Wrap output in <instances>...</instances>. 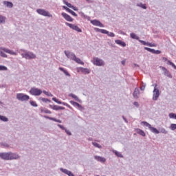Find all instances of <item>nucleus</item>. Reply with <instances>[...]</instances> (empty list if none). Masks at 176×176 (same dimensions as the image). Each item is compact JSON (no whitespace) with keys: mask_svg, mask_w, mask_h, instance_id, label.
<instances>
[{"mask_svg":"<svg viewBox=\"0 0 176 176\" xmlns=\"http://www.w3.org/2000/svg\"><path fill=\"white\" fill-rule=\"evenodd\" d=\"M23 52H24L23 54H21L23 58H25L26 60H33L34 58H36V55L34 53L26 50H23Z\"/></svg>","mask_w":176,"mask_h":176,"instance_id":"obj_1","label":"nucleus"},{"mask_svg":"<svg viewBox=\"0 0 176 176\" xmlns=\"http://www.w3.org/2000/svg\"><path fill=\"white\" fill-rule=\"evenodd\" d=\"M142 123L144 124V126H146V127H148L149 130L151 131V133H154V134H160V131L157 130V129L152 126L151 124L148 123L147 122L143 121Z\"/></svg>","mask_w":176,"mask_h":176,"instance_id":"obj_2","label":"nucleus"},{"mask_svg":"<svg viewBox=\"0 0 176 176\" xmlns=\"http://www.w3.org/2000/svg\"><path fill=\"white\" fill-rule=\"evenodd\" d=\"M154 90H153V101H157V98H159L160 96V90L157 89V84H154Z\"/></svg>","mask_w":176,"mask_h":176,"instance_id":"obj_3","label":"nucleus"},{"mask_svg":"<svg viewBox=\"0 0 176 176\" xmlns=\"http://www.w3.org/2000/svg\"><path fill=\"white\" fill-rule=\"evenodd\" d=\"M36 12L38 14H41V16H45V17H53V15H52L50 12L43 9H37Z\"/></svg>","mask_w":176,"mask_h":176,"instance_id":"obj_4","label":"nucleus"},{"mask_svg":"<svg viewBox=\"0 0 176 176\" xmlns=\"http://www.w3.org/2000/svg\"><path fill=\"white\" fill-rule=\"evenodd\" d=\"M16 98L19 101H28L30 100V96L24 94H17Z\"/></svg>","mask_w":176,"mask_h":176,"instance_id":"obj_5","label":"nucleus"},{"mask_svg":"<svg viewBox=\"0 0 176 176\" xmlns=\"http://www.w3.org/2000/svg\"><path fill=\"white\" fill-rule=\"evenodd\" d=\"M29 93L32 94V96H41L42 94V90L38 88H31Z\"/></svg>","mask_w":176,"mask_h":176,"instance_id":"obj_6","label":"nucleus"},{"mask_svg":"<svg viewBox=\"0 0 176 176\" xmlns=\"http://www.w3.org/2000/svg\"><path fill=\"white\" fill-rule=\"evenodd\" d=\"M65 25H67V27H69L72 30H74V31H77V32H82V29H80L78 25L69 23L68 22H65Z\"/></svg>","mask_w":176,"mask_h":176,"instance_id":"obj_7","label":"nucleus"},{"mask_svg":"<svg viewBox=\"0 0 176 176\" xmlns=\"http://www.w3.org/2000/svg\"><path fill=\"white\" fill-rule=\"evenodd\" d=\"M64 53L66 56V57H67V58H69L70 60H74V58H76V55H75L74 54V52H71L70 51H67L65 50Z\"/></svg>","mask_w":176,"mask_h":176,"instance_id":"obj_8","label":"nucleus"},{"mask_svg":"<svg viewBox=\"0 0 176 176\" xmlns=\"http://www.w3.org/2000/svg\"><path fill=\"white\" fill-rule=\"evenodd\" d=\"M94 65H97L98 67L104 65V60H102V59H100V58H94Z\"/></svg>","mask_w":176,"mask_h":176,"instance_id":"obj_9","label":"nucleus"},{"mask_svg":"<svg viewBox=\"0 0 176 176\" xmlns=\"http://www.w3.org/2000/svg\"><path fill=\"white\" fill-rule=\"evenodd\" d=\"M0 157L3 160H10V154L9 153H0Z\"/></svg>","mask_w":176,"mask_h":176,"instance_id":"obj_10","label":"nucleus"},{"mask_svg":"<svg viewBox=\"0 0 176 176\" xmlns=\"http://www.w3.org/2000/svg\"><path fill=\"white\" fill-rule=\"evenodd\" d=\"M17 159H20L19 154L10 152V160H17Z\"/></svg>","mask_w":176,"mask_h":176,"instance_id":"obj_11","label":"nucleus"},{"mask_svg":"<svg viewBox=\"0 0 176 176\" xmlns=\"http://www.w3.org/2000/svg\"><path fill=\"white\" fill-rule=\"evenodd\" d=\"M160 68L164 71V75L167 76L168 78H173V76L171 75V73L164 67L161 66Z\"/></svg>","mask_w":176,"mask_h":176,"instance_id":"obj_12","label":"nucleus"},{"mask_svg":"<svg viewBox=\"0 0 176 176\" xmlns=\"http://www.w3.org/2000/svg\"><path fill=\"white\" fill-rule=\"evenodd\" d=\"M91 24H93V25H96V27L104 28V24L100 23V21H98L97 19L91 21Z\"/></svg>","mask_w":176,"mask_h":176,"instance_id":"obj_13","label":"nucleus"},{"mask_svg":"<svg viewBox=\"0 0 176 176\" xmlns=\"http://www.w3.org/2000/svg\"><path fill=\"white\" fill-rule=\"evenodd\" d=\"M61 14L67 21H70V22L74 21V19H72V17H71V16H69L68 14L65 12H62Z\"/></svg>","mask_w":176,"mask_h":176,"instance_id":"obj_14","label":"nucleus"},{"mask_svg":"<svg viewBox=\"0 0 176 176\" xmlns=\"http://www.w3.org/2000/svg\"><path fill=\"white\" fill-rule=\"evenodd\" d=\"M70 104H72V105H73L74 107H77L78 108V109H80V111H82V109H85L84 107H82L79 103H78L74 100H71Z\"/></svg>","mask_w":176,"mask_h":176,"instance_id":"obj_15","label":"nucleus"},{"mask_svg":"<svg viewBox=\"0 0 176 176\" xmlns=\"http://www.w3.org/2000/svg\"><path fill=\"white\" fill-rule=\"evenodd\" d=\"M50 108H51L52 109H54V111H60V109L61 110H64L65 109V107H63L60 106H57V105H54V104H50Z\"/></svg>","mask_w":176,"mask_h":176,"instance_id":"obj_16","label":"nucleus"},{"mask_svg":"<svg viewBox=\"0 0 176 176\" xmlns=\"http://www.w3.org/2000/svg\"><path fill=\"white\" fill-rule=\"evenodd\" d=\"M94 159H95V160H97L98 162H100V163H105L107 162V159H105V157L98 156V155H95Z\"/></svg>","mask_w":176,"mask_h":176,"instance_id":"obj_17","label":"nucleus"},{"mask_svg":"<svg viewBox=\"0 0 176 176\" xmlns=\"http://www.w3.org/2000/svg\"><path fill=\"white\" fill-rule=\"evenodd\" d=\"M63 9H65V10H66L69 13H71V14H72V16H74V17H78V14L75 12H74L72 10L68 8V7L63 6Z\"/></svg>","mask_w":176,"mask_h":176,"instance_id":"obj_18","label":"nucleus"},{"mask_svg":"<svg viewBox=\"0 0 176 176\" xmlns=\"http://www.w3.org/2000/svg\"><path fill=\"white\" fill-rule=\"evenodd\" d=\"M1 50H3V52H5L6 53H8L9 54H13V55H16V53L8 48L3 47H0Z\"/></svg>","mask_w":176,"mask_h":176,"instance_id":"obj_19","label":"nucleus"},{"mask_svg":"<svg viewBox=\"0 0 176 176\" xmlns=\"http://www.w3.org/2000/svg\"><path fill=\"white\" fill-rule=\"evenodd\" d=\"M115 43H117V45H120V46H122V47H126V43L122 41V40H116Z\"/></svg>","mask_w":176,"mask_h":176,"instance_id":"obj_20","label":"nucleus"},{"mask_svg":"<svg viewBox=\"0 0 176 176\" xmlns=\"http://www.w3.org/2000/svg\"><path fill=\"white\" fill-rule=\"evenodd\" d=\"M69 97H72V98H74V100L76 101H78V102H82V100L79 99V98L74 94H69Z\"/></svg>","mask_w":176,"mask_h":176,"instance_id":"obj_21","label":"nucleus"},{"mask_svg":"<svg viewBox=\"0 0 176 176\" xmlns=\"http://www.w3.org/2000/svg\"><path fill=\"white\" fill-rule=\"evenodd\" d=\"M138 96H140V89L138 88H135L133 92L134 98H138Z\"/></svg>","mask_w":176,"mask_h":176,"instance_id":"obj_22","label":"nucleus"},{"mask_svg":"<svg viewBox=\"0 0 176 176\" xmlns=\"http://www.w3.org/2000/svg\"><path fill=\"white\" fill-rule=\"evenodd\" d=\"M80 71H81L82 74H90V69L87 68L80 67Z\"/></svg>","mask_w":176,"mask_h":176,"instance_id":"obj_23","label":"nucleus"},{"mask_svg":"<svg viewBox=\"0 0 176 176\" xmlns=\"http://www.w3.org/2000/svg\"><path fill=\"white\" fill-rule=\"evenodd\" d=\"M73 61L76 62L77 64H81V65H85V63H83V61H82V60H80V58H77L76 56V58H74Z\"/></svg>","mask_w":176,"mask_h":176,"instance_id":"obj_24","label":"nucleus"},{"mask_svg":"<svg viewBox=\"0 0 176 176\" xmlns=\"http://www.w3.org/2000/svg\"><path fill=\"white\" fill-rule=\"evenodd\" d=\"M113 153L116 155V156H117L118 157H121V158H123L124 156L123 155H122V153L120 152H118V151L116 150H113Z\"/></svg>","mask_w":176,"mask_h":176,"instance_id":"obj_25","label":"nucleus"},{"mask_svg":"<svg viewBox=\"0 0 176 176\" xmlns=\"http://www.w3.org/2000/svg\"><path fill=\"white\" fill-rule=\"evenodd\" d=\"M59 70L62 71V72H63L65 74V75H66V76H71V74H69L68 73V71H67L65 69H64L63 67H59Z\"/></svg>","mask_w":176,"mask_h":176,"instance_id":"obj_26","label":"nucleus"},{"mask_svg":"<svg viewBox=\"0 0 176 176\" xmlns=\"http://www.w3.org/2000/svg\"><path fill=\"white\" fill-rule=\"evenodd\" d=\"M3 3L6 5L7 8H13V3L10 1H3Z\"/></svg>","mask_w":176,"mask_h":176,"instance_id":"obj_27","label":"nucleus"},{"mask_svg":"<svg viewBox=\"0 0 176 176\" xmlns=\"http://www.w3.org/2000/svg\"><path fill=\"white\" fill-rule=\"evenodd\" d=\"M130 36L131 38H132V39H136V41L140 40V37L137 36V34H135V33H131Z\"/></svg>","mask_w":176,"mask_h":176,"instance_id":"obj_28","label":"nucleus"},{"mask_svg":"<svg viewBox=\"0 0 176 176\" xmlns=\"http://www.w3.org/2000/svg\"><path fill=\"white\" fill-rule=\"evenodd\" d=\"M6 23V17L0 15V24H5Z\"/></svg>","mask_w":176,"mask_h":176,"instance_id":"obj_29","label":"nucleus"},{"mask_svg":"<svg viewBox=\"0 0 176 176\" xmlns=\"http://www.w3.org/2000/svg\"><path fill=\"white\" fill-rule=\"evenodd\" d=\"M137 133L138 134H140V135H142V137H145L146 135L145 132H144V131L140 129H137Z\"/></svg>","mask_w":176,"mask_h":176,"instance_id":"obj_30","label":"nucleus"},{"mask_svg":"<svg viewBox=\"0 0 176 176\" xmlns=\"http://www.w3.org/2000/svg\"><path fill=\"white\" fill-rule=\"evenodd\" d=\"M0 120L2 122H9V118L5 116L0 115Z\"/></svg>","mask_w":176,"mask_h":176,"instance_id":"obj_31","label":"nucleus"},{"mask_svg":"<svg viewBox=\"0 0 176 176\" xmlns=\"http://www.w3.org/2000/svg\"><path fill=\"white\" fill-rule=\"evenodd\" d=\"M138 8H142V9H146V5L142 3H137L136 5Z\"/></svg>","mask_w":176,"mask_h":176,"instance_id":"obj_32","label":"nucleus"},{"mask_svg":"<svg viewBox=\"0 0 176 176\" xmlns=\"http://www.w3.org/2000/svg\"><path fill=\"white\" fill-rule=\"evenodd\" d=\"M145 87H146V84L142 82L140 84V90H142V91H144V90H145Z\"/></svg>","mask_w":176,"mask_h":176,"instance_id":"obj_33","label":"nucleus"},{"mask_svg":"<svg viewBox=\"0 0 176 176\" xmlns=\"http://www.w3.org/2000/svg\"><path fill=\"white\" fill-rule=\"evenodd\" d=\"M92 145H94V146H96V148H98L99 149H101V148H102V146L97 142H92Z\"/></svg>","mask_w":176,"mask_h":176,"instance_id":"obj_34","label":"nucleus"},{"mask_svg":"<svg viewBox=\"0 0 176 176\" xmlns=\"http://www.w3.org/2000/svg\"><path fill=\"white\" fill-rule=\"evenodd\" d=\"M42 93H43V94H45V96H47L48 97H53V94H52V93L47 92L45 90L43 91Z\"/></svg>","mask_w":176,"mask_h":176,"instance_id":"obj_35","label":"nucleus"},{"mask_svg":"<svg viewBox=\"0 0 176 176\" xmlns=\"http://www.w3.org/2000/svg\"><path fill=\"white\" fill-rule=\"evenodd\" d=\"M60 170L62 171V173L67 174V175H68V174L69 173V171H70V170H68L67 169H64L63 168H60Z\"/></svg>","mask_w":176,"mask_h":176,"instance_id":"obj_36","label":"nucleus"},{"mask_svg":"<svg viewBox=\"0 0 176 176\" xmlns=\"http://www.w3.org/2000/svg\"><path fill=\"white\" fill-rule=\"evenodd\" d=\"M63 3H65V5H67L68 8H70L71 9L72 8V4H71V3H68V1L63 0Z\"/></svg>","mask_w":176,"mask_h":176,"instance_id":"obj_37","label":"nucleus"},{"mask_svg":"<svg viewBox=\"0 0 176 176\" xmlns=\"http://www.w3.org/2000/svg\"><path fill=\"white\" fill-rule=\"evenodd\" d=\"M169 118H170V119H176V113H170Z\"/></svg>","mask_w":176,"mask_h":176,"instance_id":"obj_38","label":"nucleus"},{"mask_svg":"<svg viewBox=\"0 0 176 176\" xmlns=\"http://www.w3.org/2000/svg\"><path fill=\"white\" fill-rule=\"evenodd\" d=\"M144 50H147V52H150V53H153L155 52V49H151L147 47H144Z\"/></svg>","mask_w":176,"mask_h":176,"instance_id":"obj_39","label":"nucleus"},{"mask_svg":"<svg viewBox=\"0 0 176 176\" xmlns=\"http://www.w3.org/2000/svg\"><path fill=\"white\" fill-rule=\"evenodd\" d=\"M169 129L174 131V130H176V124H171Z\"/></svg>","mask_w":176,"mask_h":176,"instance_id":"obj_40","label":"nucleus"},{"mask_svg":"<svg viewBox=\"0 0 176 176\" xmlns=\"http://www.w3.org/2000/svg\"><path fill=\"white\" fill-rule=\"evenodd\" d=\"M30 104L32 105V107H38V104H36V102H35L34 100H30Z\"/></svg>","mask_w":176,"mask_h":176,"instance_id":"obj_41","label":"nucleus"},{"mask_svg":"<svg viewBox=\"0 0 176 176\" xmlns=\"http://www.w3.org/2000/svg\"><path fill=\"white\" fill-rule=\"evenodd\" d=\"M0 71H8V67H6V66L0 65Z\"/></svg>","mask_w":176,"mask_h":176,"instance_id":"obj_42","label":"nucleus"},{"mask_svg":"<svg viewBox=\"0 0 176 176\" xmlns=\"http://www.w3.org/2000/svg\"><path fill=\"white\" fill-rule=\"evenodd\" d=\"M41 112H44V113H50V114L52 113V111H50L47 109H42Z\"/></svg>","mask_w":176,"mask_h":176,"instance_id":"obj_43","label":"nucleus"},{"mask_svg":"<svg viewBox=\"0 0 176 176\" xmlns=\"http://www.w3.org/2000/svg\"><path fill=\"white\" fill-rule=\"evenodd\" d=\"M160 133H162V134H167L168 132L166 130V129L162 128L160 129Z\"/></svg>","mask_w":176,"mask_h":176,"instance_id":"obj_44","label":"nucleus"},{"mask_svg":"<svg viewBox=\"0 0 176 176\" xmlns=\"http://www.w3.org/2000/svg\"><path fill=\"white\" fill-rule=\"evenodd\" d=\"M0 56L1 57H3L4 58H6V57H8V55H6V54H5L3 52L0 51Z\"/></svg>","mask_w":176,"mask_h":176,"instance_id":"obj_45","label":"nucleus"},{"mask_svg":"<svg viewBox=\"0 0 176 176\" xmlns=\"http://www.w3.org/2000/svg\"><path fill=\"white\" fill-rule=\"evenodd\" d=\"M39 100H41V101H43V102H47V101H49V99L45 98H42V97H40V98H39Z\"/></svg>","mask_w":176,"mask_h":176,"instance_id":"obj_46","label":"nucleus"},{"mask_svg":"<svg viewBox=\"0 0 176 176\" xmlns=\"http://www.w3.org/2000/svg\"><path fill=\"white\" fill-rule=\"evenodd\" d=\"M107 36L113 38V36H115V34L113 32H108Z\"/></svg>","mask_w":176,"mask_h":176,"instance_id":"obj_47","label":"nucleus"},{"mask_svg":"<svg viewBox=\"0 0 176 176\" xmlns=\"http://www.w3.org/2000/svg\"><path fill=\"white\" fill-rule=\"evenodd\" d=\"M139 42H140V43L144 45V46H148V43H146V41H144L142 40H139Z\"/></svg>","mask_w":176,"mask_h":176,"instance_id":"obj_48","label":"nucleus"},{"mask_svg":"<svg viewBox=\"0 0 176 176\" xmlns=\"http://www.w3.org/2000/svg\"><path fill=\"white\" fill-rule=\"evenodd\" d=\"M160 53H162V51L154 50V52H153V54H160Z\"/></svg>","mask_w":176,"mask_h":176,"instance_id":"obj_49","label":"nucleus"},{"mask_svg":"<svg viewBox=\"0 0 176 176\" xmlns=\"http://www.w3.org/2000/svg\"><path fill=\"white\" fill-rule=\"evenodd\" d=\"M147 46H149L150 47H156V44H152L151 43H148Z\"/></svg>","mask_w":176,"mask_h":176,"instance_id":"obj_50","label":"nucleus"},{"mask_svg":"<svg viewBox=\"0 0 176 176\" xmlns=\"http://www.w3.org/2000/svg\"><path fill=\"white\" fill-rule=\"evenodd\" d=\"M100 32H101V34H106L107 35V34H108V31L106 30H104V29H102V30H100Z\"/></svg>","mask_w":176,"mask_h":176,"instance_id":"obj_51","label":"nucleus"},{"mask_svg":"<svg viewBox=\"0 0 176 176\" xmlns=\"http://www.w3.org/2000/svg\"><path fill=\"white\" fill-rule=\"evenodd\" d=\"M65 131L67 135H72V133H71V131H68L67 129H65Z\"/></svg>","mask_w":176,"mask_h":176,"instance_id":"obj_52","label":"nucleus"},{"mask_svg":"<svg viewBox=\"0 0 176 176\" xmlns=\"http://www.w3.org/2000/svg\"><path fill=\"white\" fill-rule=\"evenodd\" d=\"M52 120L54 122H56L57 123H61L62 122L60 120H57L56 118H54L52 119Z\"/></svg>","mask_w":176,"mask_h":176,"instance_id":"obj_53","label":"nucleus"},{"mask_svg":"<svg viewBox=\"0 0 176 176\" xmlns=\"http://www.w3.org/2000/svg\"><path fill=\"white\" fill-rule=\"evenodd\" d=\"M58 127H60V129H61L62 130H65L66 129V128L64 127V126H63L60 124H58Z\"/></svg>","mask_w":176,"mask_h":176,"instance_id":"obj_54","label":"nucleus"},{"mask_svg":"<svg viewBox=\"0 0 176 176\" xmlns=\"http://www.w3.org/2000/svg\"><path fill=\"white\" fill-rule=\"evenodd\" d=\"M44 118L45 119H49L50 120H53V118H52V117H49L47 116H44Z\"/></svg>","mask_w":176,"mask_h":176,"instance_id":"obj_55","label":"nucleus"},{"mask_svg":"<svg viewBox=\"0 0 176 176\" xmlns=\"http://www.w3.org/2000/svg\"><path fill=\"white\" fill-rule=\"evenodd\" d=\"M101 30L102 29H100V28H94V31H96V32H101Z\"/></svg>","mask_w":176,"mask_h":176,"instance_id":"obj_56","label":"nucleus"},{"mask_svg":"<svg viewBox=\"0 0 176 176\" xmlns=\"http://www.w3.org/2000/svg\"><path fill=\"white\" fill-rule=\"evenodd\" d=\"M133 105H135V107H137V108L140 107V104H138V102H134Z\"/></svg>","mask_w":176,"mask_h":176,"instance_id":"obj_57","label":"nucleus"},{"mask_svg":"<svg viewBox=\"0 0 176 176\" xmlns=\"http://www.w3.org/2000/svg\"><path fill=\"white\" fill-rule=\"evenodd\" d=\"M1 145H3V146H5L6 148H9V144H6V143H1Z\"/></svg>","mask_w":176,"mask_h":176,"instance_id":"obj_58","label":"nucleus"},{"mask_svg":"<svg viewBox=\"0 0 176 176\" xmlns=\"http://www.w3.org/2000/svg\"><path fill=\"white\" fill-rule=\"evenodd\" d=\"M122 118L123 120H124V122L126 123H129V121L127 120V119L126 118H124V116H122Z\"/></svg>","mask_w":176,"mask_h":176,"instance_id":"obj_59","label":"nucleus"},{"mask_svg":"<svg viewBox=\"0 0 176 176\" xmlns=\"http://www.w3.org/2000/svg\"><path fill=\"white\" fill-rule=\"evenodd\" d=\"M72 9H73V10H75V12L78 11V8H76L74 6H72Z\"/></svg>","mask_w":176,"mask_h":176,"instance_id":"obj_60","label":"nucleus"},{"mask_svg":"<svg viewBox=\"0 0 176 176\" xmlns=\"http://www.w3.org/2000/svg\"><path fill=\"white\" fill-rule=\"evenodd\" d=\"M68 176H75V175H74V173H72V172H71V170L69 172Z\"/></svg>","mask_w":176,"mask_h":176,"instance_id":"obj_61","label":"nucleus"},{"mask_svg":"<svg viewBox=\"0 0 176 176\" xmlns=\"http://www.w3.org/2000/svg\"><path fill=\"white\" fill-rule=\"evenodd\" d=\"M167 64H168V65H172L173 64V63L171 62L170 60H168Z\"/></svg>","mask_w":176,"mask_h":176,"instance_id":"obj_62","label":"nucleus"},{"mask_svg":"<svg viewBox=\"0 0 176 176\" xmlns=\"http://www.w3.org/2000/svg\"><path fill=\"white\" fill-rule=\"evenodd\" d=\"M55 102H56L57 104H62V102L58 100V99H56V100L55 101Z\"/></svg>","mask_w":176,"mask_h":176,"instance_id":"obj_63","label":"nucleus"},{"mask_svg":"<svg viewBox=\"0 0 176 176\" xmlns=\"http://www.w3.org/2000/svg\"><path fill=\"white\" fill-rule=\"evenodd\" d=\"M171 66L174 68V69H176V65L174 63H172Z\"/></svg>","mask_w":176,"mask_h":176,"instance_id":"obj_64","label":"nucleus"}]
</instances>
